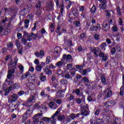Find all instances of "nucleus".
Returning <instances> with one entry per match:
<instances>
[{
	"instance_id": "f257e3e1",
	"label": "nucleus",
	"mask_w": 124,
	"mask_h": 124,
	"mask_svg": "<svg viewBox=\"0 0 124 124\" xmlns=\"http://www.w3.org/2000/svg\"><path fill=\"white\" fill-rule=\"evenodd\" d=\"M18 62V59L17 58L14 59V62L12 60L8 64V69H15V67Z\"/></svg>"
},
{
	"instance_id": "f03ea898",
	"label": "nucleus",
	"mask_w": 124,
	"mask_h": 124,
	"mask_svg": "<svg viewBox=\"0 0 124 124\" xmlns=\"http://www.w3.org/2000/svg\"><path fill=\"white\" fill-rule=\"evenodd\" d=\"M60 112L61 110L60 109V108H58L55 113H54L52 116V117L49 118V122L50 121L51 122V124H56V120H57V118H56V116H59V115H60Z\"/></svg>"
},
{
	"instance_id": "7ed1b4c3",
	"label": "nucleus",
	"mask_w": 124,
	"mask_h": 124,
	"mask_svg": "<svg viewBox=\"0 0 124 124\" xmlns=\"http://www.w3.org/2000/svg\"><path fill=\"white\" fill-rule=\"evenodd\" d=\"M64 61H66L67 62H70L69 61L73 62V58L70 54H63L62 56V62H63Z\"/></svg>"
},
{
	"instance_id": "20e7f679",
	"label": "nucleus",
	"mask_w": 124,
	"mask_h": 124,
	"mask_svg": "<svg viewBox=\"0 0 124 124\" xmlns=\"http://www.w3.org/2000/svg\"><path fill=\"white\" fill-rule=\"evenodd\" d=\"M42 113H38L34 116L33 122L34 124H37L41 121V117H42Z\"/></svg>"
},
{
	"instance_id": "39448f33",
	"label": "nucleus",
	"mask_w": 124,
	"mask_h": 124,
	"mask_svg": "<svg viewBox=\"0 0 124 124\" xmlns=\"http://www.w3.org/2000/svg\"><path fill=\"white\" fill-rule=\"evenodd\" d=\"M62 51V48L60 47H56L54 49V57L55 58H59L60 55H61V52Z\"/></svg>"
},
{
	"instance_id": "423d86ee",
	"label": "nucleus",
	"mask_w": 124,
	"mask_h": 124,
	"mask_svg": "<svg viewBox=\"0 0 124 124\" xmlns=\"http://www.w3.org/2000/svg\"><path fill=\"white\" fill-rule=\"evenodd\" d=\"M15 73V69H11L8 70V75L7 76V79L11 80V78L13 76V74Z\"/></svg>"
},
{
	"instance_id": "0eeeda50",
	"label": "nucleus",
	"mask_w": 124,
	"mask_h": 124,
	"mask_svg": "<svg viewBox=\"0 0 124 124\" xmlns=\"http://www.w3.org/2000/svg\"><path fill=\"white\" fill-rule=\"evenodd\" d=\"M34 55L35 56H36V57H37V58H40V59H42L45 54L44 53V50H40L39 52H35Z\"/></svg>"
},
{
	"instance_id": "6e6552de",
	"label": "nucleus",
	"mask_w": 124,
	"mask_h": 124,
	"mask_svg": "<svg viewBox=\"0 0 124 124\" xmlns=\"http://www.w3.org/2000/svg\"><path fill=\"white\" fill-rule=\"evenodd\" d=\"M73 93H75L77 96H85L83 92H81V90L79 89H75L73 92Z\"/></svg>"
},
{
	"instance_id": "1a4fd4ad",
	"label": "nucleus",
	"mask_w": 124,
	"mask_h": 124,
	"mask_svg": "<svg viewBox=\"0 0 124 124\" xmlns=\"http://www.w3.org/2000/svg\"><path fill=\"white\" fill-rule=\"evenodd\" d=\"M44 72H45L46 75H52V70L49 68V66H46L44 68Z\"/></svg>"
},
{
	"instance_id": "9d476101",
	"label": "nucleus",
	"mask_w": 124,
	"mask_h": 124,
	"mask_svg": "<svg viewBox=\"0 0 124 124\" xmlns=\"http://www.w3.org/2000/svg\"><path fill=\"white\" fill-rule=\"evenodd\" d=\"M101 3L102 4L99 5L100 10H104V9H106V4L107 3V1H106V0H103Z\"/></svg>"
},
{
	"instance_id": "9b49d317",
	"label": "nucleus",
	"mask_w": 124,
	"mask_h": 124,
	"mask_svg": "<svg viewBox=\"0 0 124 124\" xmlns=\"http://www.w3.org/2000/svg\"><path fill=\"white\" fill-rule=\"evenodd\" d=\"M105 107H112L115 105V102L114 101H109L104 103Z\"/></svg>"
},
{
	"instance_id": "f8f14e48",
	"label": "nucleus",
	"mask_w": 124,
	"mask_h": 124,
	"mask_svg": "<svg viewBox=\"0 0 124 124\" xmlns=\"http://www.w3.org/2000/svg\"><path fill=\"white\" fill-rule=\"evenodd\" d=\"M48 106L50 109H56L58 107V105L54 103V102L51 101L48 103Z\"/></svg>"
},
{
	"instance_id": "ddd939ff",
	"label": "nucleus",
	"mask_w": 124,
	"mask_h": 124,
	"mask_svg": "<svg viewBox=\"0 0 124 124\" xmlns=\"http://www.w3.org/2000/svg\"><path fill=\"white\" fill-rule=\"evenodd\" d=\"M94 55L97 57L98 56V55L101 53V49L98 47H95L94 49H92Z\"/></svg>"
},
{
	"instance_id": "4468645a",
	"label": "nucleus",
	"mask_w": 124,
	"mask_h": 124,
	"mask_svg": "<svg viewBox=\"0 0 124 124\" xmlns=\"http://www.w3.org/2000/svg\"><path fill=\"white\" fill-rule=\"evenodd\" d=\"M103 30L105 31H109L110 29V24L106 23L105 22L103 24Z\"/></svg>"
},
{
	"instance_id": "2eb2a0df",
	"label": "nucleus",
	"mask_w": 124,
	"mask_h": 124,
	"mask_svg": "<svg viewBox=\"0 0 124 124\" xmlns=\"http://www.w3.org/2000/svg\"><path fill=\"white\" fill-rule=\"evenodd\" d=\"M76 101L78 104H81L82 102H85V96H81L80 98H76Z\"/></svg>"
},
{
	"instance_id": "dca6fc26",
	"label": "nucleus",
	"mask_w": 124,
	"mask_h": 124,
	"mask_svg": "<svg viewBox=\"0 0 124 124\" xmlns=\"http://www.w3.org/2000/svg\"><path fill=\"white\" fill-rule=\"evenodd\" d=\"M28 10H29V9H28V6H26L23 9H22L20 12L21 14L24 16L25 15H26V14H28Z\"/></svg>"
},
{
	"instance_id": "f3484780",
	"label": "nucleus",
	"mask_w": 124,
	"mask_h": 124,
	"mask_svg": "<svg viewBox=\"0 0 124 124\" xmlns=\"http://www.w3.org/2000/svg\"><path fill=\"white\" fill-rule=\"evenodd\" d=\"M17 99H18V96L17 95L14 94L11 95V100L12 102H15Z\"/></svg>"
},
{
	"instance_id": "a211bd4d",
	"label": "nucleus",
	"mask_w": 124,
	"mask_h": 124,
	"mask_svg": "<svg viewBox=\"0 0 124 124\" xmlns=\"http://www.w3.org/2000/svg\"><path fill=\"white\" fill-rule=\"evenodd\" d=\"M81 114L82 115V116H89V115H90V112L87 111L85 109H82L81 110Z\"/></svg>"
},
{
	"instance_id": "6ab92c4d",
	"label": "nucleus",
	"mask_w": 124,
	"mask_h": 124,
	"mask_svg": "<svg viewBox=\"0 0 124 124\" xmlns=\"http://www.w3.org/2000/svg\"><path fill=\"white\" fill-rule=\"evenodd\" d=\"M71 13L72 15H73V16H75V17H77V16H78V14H79V12L77 9L73 10Z\"/></svg>"
},
{
	"instance_id": "aec40b11",
	"label": "nucleus",
	"mask_w": 124,
	"mask_h": 124,
	"mask_svg": "<svg viewBox=\"0 0 124 124\" xmlns=\"http://www.w3.org/2000/svg\"><path fill=\"white\" fill-rule=\"evenodd\" d=\"M46 8L49 9V10H52L53 9V2L52 1L48 2L46 4Z\"/></svg>"
},
{
	"instance_id": "412c9836",
	"label": "nucleus",
	"mask_w": 124,
	"mask_h": 124,
	"mask_svg": "<svg viewBox=\"0 0 124 124\" xmlns=\"http://www.w3.org/2000/svg\"><path fill=\"white\" fill-rule=\"evenodd\" d=\"M30 76V72H27L26 74H23L21 77L20 79L21 80H24V79H26V78H28V76Z\"/></svg>"
},
{
	"instance_id": "4be33fe9",
	"label": "nucleus",
	"mask_w": 124,
	"mask_h": 124,
	"mask_svg": "<svg viewBox=\"0 0 124 124\" xmlns=\"http://www.w3.org/2000/svg\"><path fill=\"white\" fill-rule=\"evenodd\" d=\"M60 83L61 85H67V84H68V82H67V80L62 78L61 79Z\"/></svg>"
},
{
	"instance_id": "5701e85b",
	"label": "nucleus",
	"mask_w": 124,
	"mask_h": 124,
	"mask_svg": "<svg viewBox=\"0 0 124 124\" xmlns=\"http://www.w3.org/2000/svg\"><path fill=\"white\" fill-rule=\"evenodd\" d=\"M29 117L30 116L25 113L22 117V123H25Z\"/></svg>"
},
{
	"instance_id": "b1692460",
	"label": "nucleus",
	"mask_w": 124,
	"mask_h": 124,
	"mask_svg": "<svg viewBox=\"0 0 124 124\" xmlns=\"http://www.w3.org/2000/svg\"><path fill=\"white\" fill-rule=\"evenodd\" d=\"M35 96H32L30 97L28 100V102L31 103V102H33V101H35Z\"/></svg>"
},
{
	"instance_id": "393cba45",
	"label": "nucleus",
	"mask_w": 124,
	"mask_h": 124,
	"mask_svg": "<svg viewBox=\"0 0 124 124\" xmlns=\"http://www.w3.org/2000/svg\"><path fill=\"white\" fill-rule=\"evenodd\" d=\"M55 32H56V33H58L59 35H61L62 33V32L61 31V26H58Z\"/></svg>"
},
{
	"instance_id": "a878e982",
	"label": "nucleus",
	"mask_w": 124,
	"mask_h": 124,
	"mask_svg": "<svg viewBox=\"0 0 124 124\" xmlns=\"http://www.w3.org/2000/svg\"><path fill=\"white\" fill-rule=\"evenodd\" d=\"M106 46H107V44H106V43H103L101 44V49L103 50V51H105V50H106V48H105V47H106Z\"/></svg>"
},
{
	"instance_id": "bb28decb",
	"label": "nucleus",
	"mask_w": 124,
	"mask_h": 124,
	"mask_svg": "<svg viewBox=\"0 0 124 124\" xmlns=\"http://www.w3.org/2000/svg\"><path fill=\"white\" fill-rule=\"evenodd\" d=\"M16 45L17 47V49H18L19 48H21L22 47L21 46V43L19 42V40H16Z\"/></svg>"
},
{
	"instance_id": "cd10ccee",
	"label": "nucleus",
	"mask_w": 124,
	"mask_h": 124,
	"mask_svg": "<svg viewBox=\"0 0 124 124\" xmlns=\"http://www.w3.org/2000/svg\"><path fill=\"white\" fill-rule=\"evenodd\" d=\"M21 43L23 45H27V43H28V40L24 38H21Z\"/></svg>"
},
{
	"instance_id": "c85d7f7f",
	"label": "nucleus",
	"mask_w": 124,
	"mask_h": 124,
	"mask_svg": "<svg viewBox=\"0 0 124 124\" xmlns=\"http://www.w3.org/2000/svg\"><path fill=\"white\" fill-rule=\"evenodd\" d=\"M42 68H43V66L41 65L36 66V70L39 71V72H41V69H42Z\"/></svg>"
},
{
	"instance_id": "c756f323",
	"label": "nucleus",
	"mask_w": 124,
	"mask_h": 124,
	"mask_svg": "<svg viewBox=\"0 0 124 124\" xmlns=\"http://www.w3.org/2000/svg\"><path fill=\"white\" fill-rule=\"evenodd\" d=\"M51 62V57L50 56H47L46 58V64H49Z\"/></svg>"
},
{
	"instance_id": "7c9ffc66",
	"label": "nucleus",
	"mask_w": 124,
	"mask_h": 124,
	"mask_svg": "<svg viewBox=\"0 0 124 124\" xmlns=\"http://www.w3.org/2000/svg\"><path fill=\"white\" fill-rule=\"evenodd\" d=\"M95 11H96V7H95V5L94 4L91 9V12L92 13H95Z\"/></svg>"
},
{
	"instance_id": "2f4dec72",
	"label": "nucleus",
	"mask_w": 124,
	"mask_h": 124,
	"mask_svg": "<svg viewBox=\"0 0 124 124\" xmlns=\"http://www.w3.org/2000/svg\"><path fill=\"white\" fill-rule=\"evenodd\" d=\"M42 120L44 121V122H46V123L50 122V118H48L46 117H44L42 118Z\"/></svg>"
},
{
	"instance_id": "473e14b6",
	"label": "nucleus",
	"mask_w": 124,
	"mask_h": 124,
	"mask_svg": "<svg viewBox=\"0 0 124 124\" xmlns=\"http://www.w3.org/2000/svg\"><path fill=\"white\" fill-rule=\"evenodd\" d=\"M81 82H84V83H89V79L87 77H84L81 79Z\"/></svg>"
},
{
	"instance_id": "72a5a7b5",
	"label": "nucleus",
	"mask_w": 124,
	"mask_h": 124,
	"mask_svg": "<svg viewBox=\"0 0 124 124\" xmlns=\"http://www.w3.org/2000/svg\"><path fill=\"white\" fill-rule=\"evenodd\" d=\"M27 40L28 41H31V40H32L31 33H30L29 35H28V36L27 37Z\"/></svg>"
},
{
	"instance_id": "f704fd0d",
	"label": "nucleus",
	"mask_w": 124,
	"mask_h": 124,
	"mask_svg": "<svg viewBox=\"0 0 124 124\" xmlns=\"http://www.w3.org/2000/svg\"><path fill=\"white\" fill-rule=\"evenodd\" d=\"M29 88L30 90H34V88H35V85L32 83H30L29 84Z\"/></svg>"
},
{
	"instance_id": "c9c22d12",
	"label": "nucleus",
	"mask_w": 124,
	"mask_h": 124,
	"mask_svg": "<svg viewBox=\"0 0 124 124\" xmlns=\"http://www.w3.org/2000/svg\"><path fill=\"white\" fill-rule=\"evenodd\" d=\"M40 79L42 82H45V81H46V76H40Z\"/></svg>"
},
{
	"instance_id": "e433bc0d",
	"label": "nucleus",
	"mask_w": 124,
	"mask_h": 124,
	"mask_svg": "<svg viewBox=\"0 0 124 124\" xmlns=\"http://www.w3.org/2000/svg\"><path fill=\"white\" fill-rule=\"evenodd\" d=\"M17 52L19 55H22L23 54V47L21 46V47H19V48H17Z\"/></svg>"
},
{
	"instance_id": "4c0bfd02",
	"label": "nucleus",
	"mask_w": 124,
	"mask_h": 124,
	"mask_svg": "<svg viewBox=\"0 0 124 124\" xmlns=\"http://www.w3.org/2000/svg\"><path fill=\"white\" fill-rule=\"evenodd\" d=\"M31 35L32 36V38L35 40L36 39V37H37V35H38V33H36V34L33 33V32L31 33Z\"/></svg>"
},
{
	"instance_id": "58836bf2",
	"label": "nucleus",
	"mask_w": 124,
	"mask_h": 124,
	"mask_svg": "<svg viewBox=\"0 0 124 124\" xmlns=\"http://www.w3.org/2000/svg\"><path fill=\"white\" fill-rule=\"evenodd\" d=\"M106 12L107 13L106 15L107 18H110V17L111 16V13H110V12L108 10H106Z\"/></svg>"
},
{
	"instance_id": "ea45409f",
	"label": "nucleus",
	"mask_w": 124,
	"mask_h": 124,
	"mask_svg": "<svg viewBox=\"0 0 124 124\" xmlns=\"http://www.w3.org/2000/svg\"><path fill=\"white\" fill-rule=\"evenodd\" d=\"M111 124H119V119L116 118L111 122Z\"/></svg>"
},
{
	"instance_id": "a19ab883",
	"label": "nucleus",
	"mask_w": 124,
	"mask_h": 124,
	"mask_svg": "<svg viewBox=\"0 0 124 124\" xmlns=\"http://www.w3.org/2000/svg\"><path fill=\"white\" fill-rule=\"evenodd\" d=\"M58 85H59V81H58L52 82V86L54 88H57V87H58Z\"/></svg>"
},
{
	"instance_id": "79ce46f5",
	"label": "nucleus",
	"mask_w": 124,
	"mask_h": 124,
	"mask_svg": "<svg viewBox=\"0 0 124 124\" xmlns=\"http://www.w3.org/2000/svg\"><path fill=\"white\" fill-rule=\"evenodd\" d=\"M67 43L68 46H70V47H71V46H73V43H72V41L71 40H68Z\"/></svg>"
},
{
	"instance_id": "37998d69",
	"label": "nucleus",
	"mask_w": 124,
	"mask_h": 124,
	"mask_svg": "<svg viewBox=\"0 0 124 124\" xmlns=\"http://www.w3.org/2000/svg\"><path fill=\"white\" fill-rule=\"evenodd\" d=\"M62 61H59L58 62H57L56 63V66L58 67H60V66H62Z\"/></svg>"
},
{
	"instance_id": "c03bdc74",
	"label": "nucleus",
	"mask_w": 124,
	"mask_h": 124,
	"mask_svg": "<svg viewBox=\"0 0 124 124\" xmlns=\"http://www.w3.org/2000/svg\"><path fill=\"white\" fill-rule=\"evenodd\" d=\"M30 102L28 100L27 102H25L22 104L23 106H26V107H29L30 106Z\"/></svg>"
},
{
	"instance_id": "a18cd8bd",
	"label": "nucleus",
	"mask_w": 124,
	"mask_h": 124,
	"mask_svg": "<svg viewBox=\"0 0 124 124\" xmlns=\"http://www.w3.org/2000/svg\"><path fill=\"white\" fill-rule=\"evenodd\" d=\"M58 93L59 96L60 97H63L64 94L62 93V91H59L58 92Z\"/></svg>"
},
{
	"instance_id": "49530a36",
	"label": "nucleus",
	"mask_w": 124,
	"mask_h": 124,
	"mask_svg": "<svg viewBox=\"0 0 124 124\" xmlns=\"http://www.w3.org/2000/svg\"><path fill=\"white\" fill-rule=\"evenodd\" d=\"M82 78L83 77H82L81 75H77V76H76V79L78 81H80V79H82Z\"/></svg>"
},
{
	"instance_id": "de8ad7c7",
	"label": "nucleus",
	"mask_w": 124,
	"mask_h": 124,
	"mask_svg": "<svg viewBox=\"0 0 124 124\" xmlns=\"http://www.w3.org/2000/svg\"><path fill=\"white\" fill-rule=\"evenodd\" d=\"M101 81L104 84L106 82V78H105V76H103L101 77Z\"/></svg>"
},
{
	"instance_id": "09e8293b",
	"label": "nucleus",
	"mask_w": 124,
	"mask_h": 124,
	"mask_svg": "<svg viewBox=\"0 0 124 124\" xmlns=\"http://www.w3.org/2000/svg\"><path fill=\"white\" fill-rule=\"evenodd\" d=\"M31 113H32V111H31V109H28V110L26 111L25 112L26 115H28L29 117L31 114Z\"/></svg>"
},
{
	"instance_id": "8fccbe9b",
	"label": "nucleus",
	"mask_w": 124,
	"mask_h": 124,
	"mask_svg": "<svg viewBox=\"0 0 124 124\" xmlns=\"http://www.w3.org/2000/svg\"><path fill=\"white\" fill-rule=\"evenodd\" d=\"M90 31H96V29H95V26L93 25V24H92L90 28Z\"/></svg>"
},
{
	"instance_id": "3c124183",
	"label": "nucleus",
	"mask_w": 124,
	"mask_h": 124,
	"mask_svg": "<svg viewBox=\"0 0 124 124\" xmlns=\"http://www.w3.org/2000/svg\"><path fill=\"white\" fill-rule=\"evenodd\" d=\"M116 48L113 47L111 50V55H115V53H116Z\"/></svg>"
},
{
	"instance_id": "603ef678",
	"label": "nucleus",
	"mask_w": 124,
	"mask_h": 124,
	"mask_svg": "<svg viewBox=\"0 0 124 124\" xmlns=\"http://www.w3.org/2000/svg\"><path fill=\"white\" fill-rule=\"evenodd\" d=\"M101 110L99 108H98L97 109H96V110L94 112V115L95 116H98V115H99V113L100 112Z\"/></svg>"
},
{
	"instance_id": "864d4df0",
	"label": "nucleus",
	"mask_w": 124,
	"mask_h": 124,
	"mask_svg": "<svg viewBox=\"0 0 124 124\" xmlns=\"http://www.w3.org/2000/svg\"><path fill=\"white\" fill-rule=\"evenodd\" d=\"M115 49L117 52H121V46H120V45H116Z\"/></svg>"
},
{
	"instance_id": "5fc2aeb1",
	"label": "nucleus",
	"mask_w": 124,
	"mask_h": 124,
	"mask_svg": "<svg viewBox=\"0 0 124 124\" xmlns=\"http://www.w3.org/2000/svg\"><path fill=\"white\" fill-rule=\"evenodd\" d=\"M64 115H62V116H58V120L59 121H62V120L64 119Z\"/></svg>"
},
{
	"instance_id": "6e6d98bb",
	"label": "nucleus",
	"mask_w": 124,
	"mask_h": 124,
	"mask_svg": "<svg viewBox=\"0 0 124 124\" xmlns=\"http://www.w3.org/2000/svg\"><path fill=\"white\" fill-rule=\"evenodd\" d=\"M64 78H65V79H70V78H72V77H70V75L69 74H66L64 75Z\"/></svg>"
},
{
	"instance_id": "4d7b16f0",
	"label": "nucleus",
	"mask_w": 124,
	"mask_h": 124,
	"mask_svg": "<svg viewBox=\"0 0 124 124\" xmlns=\"http://www.w3.org/2000/svg\"><path fill=\"white\" fill-rule=\"evenodd\" d=\"M7 47L8 48H12V47H13V43L12 42L8 43Z\"/></svg>"
},
{
	"instance_id": "13d9d810",
	"label": "nucleus",
	"mask_w": 124,
	"mask_h": 124,
	"mask_svg": "<svg viewBox=\"0 0 124 124\" xmlns=\"http://www.w3.org/2000/svg\"><path fill=\"white\" fill-rule=\"evenodd\" d=\"M69 116L72 119V120H74L75 119V114L74 113H71Z\"/></svg>"
},
{
	"instance_id": "bf43d9fd",
	"label": "nucleus",
	"mask_w": 124,
	"mask_h": 124,
	"mask_svg": "<svg viewBox=\"0 0 124 124\" xmlns=\"http://www.w3.org/2000/svg\"><path fill=\"white\" fill-rule=\"evenodd\" d=\"M71 120L72 119L69 117V116H67L66 118V122H67V123H70L71 122Z\"/></svg>"
},
{
	"instance_id": "052dcab7",
	"label": "nucleus",
	"mask_w": 124,
	"mask_h": 124,
	"mask_svg": "<svg viewBox=\"0 0 124 124\" xmlns=\"http://www.w3.org/2000/svg\"><path fill=\"white\" fill-rule=\"evenodd\" d=\"M86 36V35L85 34V33H83L80 34V35L79 36V39H82V38H84Z\"/></svg>"
},
{
	"instance_id": "680f3d73",
	"label": "nucleus",
	"mask_w": 124,
	"mask_h": 124,
	"mask_svg": "<svg viewBox=\"0 0 124 124\" xmlns=\"http://www.w3.org/2000/svg\"><path fill=\"white\" fill-rule=\"evenodd\" d=\"M94 38L95 40H98L99 39V35L96 33L94 34Z\"/></svg>"
},
{
	"instance_id": "e2e57ef3",
	"label": "nucleus",
	"mask_w": 124,
	"mask_h": 124,
	"mask_svg": "<svg viewBox=\"0 0 124 124\" xmlns=\"http://www.w3.org/2000/svg\"><path fill=\"white\" fill-rule=\"evenodd\" d=\"M87 99L89 102H91L92 101H93V96L91 95L90 96L88 97L87 98Z\"/></svg>"
},
{
	"instance_id": "0e129e2a",
	"label": "nucleus",
	"mask_w": 124,
	"mask_h": 124,
	"mask_svg": "<svg viewBox=\"0 0 124 124\" xmlns=\"http://www.w3.org/2000/svg\"><path fill=\"white\" fill-rule=\"evenodd\" d=\"M112 95V91H109L108 92L107 94V97H110Z\"/></svg>"
},
{
	"instance_id": "69168bd1",
	"label": "nucleus",
	"mask_w": 124,
	"mask_h": 124,
	"mask_svg": "<svg viewBox=\"0 0 124 124\" xmlns=\"http://www.w3.org/2000/svg\"><path fill=\"white\" fill-rule=\"evenodd\" d=\"M71 68H72V64H71L70 63L68 64L67 65V69L70 70L71 69Z\"/></svg>"
},
{
	"instance_id": "338daca9",
	"label": "nucleus",
	"mask_w": 124,
	"mask_h": 124,
	"mask_svg": "<svg viewBox=\"0 0 124 124\" xmlns=\"http://www.w3.org/2000/svg\"><path fill=\"white\" fill-rule=\"evenodd\" d=\"M121 89L124 91V74L123 75V86L121 87Z\"/></svg>"
},
{
	"instance_id": "774afa93",
	"label": "nucleus",
	"mask_w": 124,
	"mask_h": 124,
	"mask_svg": "<svg viewBox=\"0 0 124 124\" xmlns=\"http://www.w3.org/2000/svg\"><path fill=\"white\" fill-rule=\"evenodd\" d=\"M14 87L15 89H19V88H20V85L17 83H15L14 85Z\"/></svg>"
}]
</instances>
